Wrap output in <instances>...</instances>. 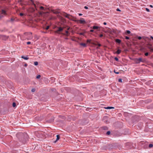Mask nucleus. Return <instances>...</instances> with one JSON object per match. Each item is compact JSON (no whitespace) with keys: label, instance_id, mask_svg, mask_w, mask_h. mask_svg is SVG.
<instances>
[{"label":"nucleus","instance_id":"f257e3e1","mask_svg":"<svg viewBox=\"0 0 153 153\" xmlns=\"http://www.w3.org/2000/svg\"><path fill=\"white\" fill-rule=\"evenodd\" d=\"M108 119V117L107 116H105L103 117L102 120L105 123H109Z\"/></svg>","mask_w":153,"mask_h":153},{"label":"nucleus","instance_id":"f03ea898","mask_svg":"<svg viewBox=\"0 0 153 153\" xmlns=\"http://www.w3.org/2000/svg\"><path fill=\"white\" fill-rule=\"evenodd\" d=\"M58 30L55 31V32L56 33H59V32H61L63 30L64 27H58Z\"/></svg>","mask_w":153,"mask_h":153},{"label":"nucleus","instance_id":"7ed1b4c3","mask_svg":"<svg viewBox=\"0 0 153 153\" xmlns=\"http://www.w3.org/2000/svg\"><path fill=\"white\" fill-rule=\"evenodd\" d=\"M79 22L81 24L85 23L86 22L84 19H81L79 20Z\"/></svg>","mask_w":153,"mask_h":153},{"label":"nucleus","instance_id":"20e7f679","mask_svg":"<svg viewBox=\"0 0 153 153\" xmlns=\"http://www.w3.org/2000/svg\"><path fill=\"white\" fill-rule=\"evenodd\" d=\"M26 35H28L29 36V39H32V33L30 32H29L26 33Z\"/></svg>","mask_w":153,"mask_h":153},{"label":"nucleus","instance_id":"39448f33","mask_svg":"<svg viewBox=\"0 0 153 153\" xmlns=\"http://www.w3.org/2000/svg\"><path fill=\"white\" fill-rule=\"evenodd\" d=\"M64 15V16H65L67 18H68V19H70V15H69L68 14H66L65 13H64V15Z\"/></svg>","mask_w":153,"mask_h":153},{"label":"nucleus","instance_id":"423d86ee","mask_svg":"<svg viewBox=\"0 0 153 153\" xmlns=\"http://www.w3.org/2000/svg\"><path fill=\"white\" fill-rule=\"evenodd\" d=\"M139 61V62H144V61H145V60H143L141 58H138Z\"/></svg>","mask_w":153,"mask_h":153},{"label":"nucleus","instance_id":"0eeeda50","mask_svg":"<svg viewBox=\"0 0 153 153\" xmlns=\"http://www.w3.org/2000/svg\"><path fill=\"white\" fill-rule=\"evenodd\" d=\"M104 108L105 109H111L114 108V107H105Z\"/></svg>","mask_w":153,"mask_h":153},{"label":"nucleus","instance_id":"6e6552de","mask_svg":"<svg viewBox=\"0 0 153 153\" xmlns=\"http://www.w3.org/2000/svg\"><path fill=\"white\" fill-rule=\"evenodd\" d=\"M121 50L119 49H118L117 51L115 53H116L117 54H119L120 53H121Z\"/></svg>","mask_w":153,"mask_h":153},{"label":"nucleus","instance_id":"1a4fd4ad","mask_svg":"<svg viewBox=\"0 0 153 153\" xmlns=\"http://www.w3.org/2000/svg\"><path fill=\"white\" fill-rule=\"evenodd\" d=\"M115 41L116 42L120 44L121 43V40L118 39H117L115 40Z\"/></svg>","mask_w":153,"mask_h":153},{"label":"nucleus","instance_id":"9d476101","mask_svg":"<svg viewBox=\"0 0 153 153\" xmlns=\"http://www.w3.org/2000/svg\"><path fill=\"white\" fill-rule=\"evenodd\" d=\"M22 58L24 59L25 60H27L29 59V58L27 56H22L21 57Z\"/></svg>","mask_w":153,"mask_h":153},{"label":"nucleus","instance_id":"9b49d317","mask_svg":"<svg viewBox=\"0 0 153 153\" xmlns=\"http://www.w3.org/2000/svg\"><path fill=\"white\" fill-rule=\"evenodd\" d=\"M53 13H56V14L59 13V11L58 10H53Z\"/></svg>","mask_w":153,"mask_h":153},{"label":"nucleus","instance_id":"f8f14e48","mask_svg":"<svg viewBox=\"0 0 153 153\" xmlns=\"http://www.w3.org/2000/svg\"><path fill=\"white\" fill-rule=\"evenodd\" d=\"M99 28V27L97 26H93L92 28L93 29H98Z\"/></svg>","mask_w":153,"mask_h":153},{"label":"nucleus","instance_id":"ddd939ff","mask_svg":"<svg viewBox=\"0 0 153 153\" xmlns=\"http://www.w3.org/2000/svg\"><path fill=\"white\" fill-rule=\"evenodd\" d=\"M135 62L137 64H138V63H140L138 59H135Z\"/></svg>","mask_w":153,"mask_h":153},{"label":"nucleus","instance_id":"4468645a","mask_svg":"<svg viewBox=\"0 0 153 153\" xmlns=\"http://www.w3.org/2000/svg\"><path fill=\"white\" fill-rule=\"evenodd\" d=\"M80 45H81L83 46L84 47H86V45L85 43H81L80 44Z\"/></svg>","mask_w":153,"mask_h":153},{"label":"nucleus","instance_id":"2eb2a0df","mask_svg":"<svg viewBox=\"0 0 153 153\" xmlns=\"http://www.w3.org/2000/svg\"><path fill=\"white\" fill-rule=\"evenodd\" d=\"M60 138V136L59 135H56V141L58 140Z\"/></svg>","mask_w":153,"mask_h":153},{"label":"nucleus","instance_id":"dca6fc26","mask_svg":"<svg viewBox=\"0 0 153 153\" xmlns=\"http://www.w3.org/2000/svg\"><path fill=\"white\" fill-rule=\"evenodd\" d=\"M2 13L4 14H6V11L4 10H2Z\"/></svg>","mask_w":153,"mask_h":153},{"label":"nucleus","instance_id":"f3484780","mask_svg":"<svg viewBox=\"0 0 153 153\" xmlns=\"http://www.w3.org/2000/svg\"><path fill=\"white\" fill-rule=\"evenodd\" d=\"M14 21V19L13 18H11L10 20H8V21L13 22Z\"/></svg>","mask_w":153,"mask_h":153},{"label":"nucleus","instance_id":"a211bd4d","mask_svg":"<svg viewBox=\"0 0 153 153\" xmlns=\"http://www.w3.org/2000/svg\"><path fill=\"white\" fill-rule=\"evenodd\" d=\"M153 145L152 144H150L149 145V147L150 148H152L153 147Z\"/></svg>","mask_w":153,"mask_h":153},{"label":"nucleus","instance_id":"6ab92c4d","mask_svg":"<svg viewBox=\"0 0 153 153\" xmlns=\"http://www.w3.org/2000/svg\"><path fill=\"white\" fill-rule=\"evenodd\" d=\"M38 62H34V65H38Z\"/></svg>","mask_w":153,"mask_h":153},{"label":"nucleus","instance_id":"aec40b11","mask_svg":"<svg viewBox=\"0 0 153 153\" xmlns=\"http://www.w3.org/2000/svg\"><path fill=\"white\" fill-rule=\"evenodd\" d=\"M31 2H32L31 4L33 5L35 7H36V5L35 4V3H34V1H33Z\"/></svg>","mask_w":153,"mask_h":153},{"label":"nucleus","instance_id":"412c9836","mask_svg":"<svg viewBox=\"0 0 153 153\" xmlns=\"http://www.w3.org/2000/svg\"><path fill=\"white\" fill-rule=\"evenodd\" d=\"M110 133H111L110 131H108L107 132L106 134L107 135H109L110 134Z\"/></svg>","mask_w":153,"mask_h":153},{"label":"nucleus","instance_id":"4be33fe9","mask_svg":"<svg viewBox=\"0 0 153 153\" xmlns=\"http://www.w3.org/2000/svg\"><path fill=\"white\" fill-rule=\"evenodd\" d=\"M114 59L117 61L118 62L119 61V59H118L117 57H115Z\"/></svg>","mask_w":153,"mask_h":153},{"label":"nucleus","instance_id":"5701e85b","mask_svg":"<svg viewBox=\"0 0 153 153\" xmlns=\"http://www.w3.org/2000/svg\"><path fill=\"white\" fill-rule=\"evenodd\" d=\"M40 77H41L40 75H39L37 76L36 78L38 79H39Z\"/></svg>","mask_w":153,"mask_h":153},{"label":"nucleus","instance_id":"b1692460","mask_svg":"<svg viewBox=\"0 0 153 153\" xmlns=\"http://www.w3.org/2000/svg\"><path fill=\"white\" fill-rule=\"evenodd\" d=\"M16 106V104L15 102H13V107H15Z\"/></svg>","mask_w":153,"mask_h":153},{"label":"nucleus","instance_id":"393cba45","mask_svg":"<svg viewBox=\"0 0 153 153\" xmlns=\"http://www.w3.org/2000/svg\"><path fill=\"white\" fill-rule=\"evenodd\" d=\"M126 33L127 34H130L131 33V32L130 30H127L126 31Z\"/></svg>","mask_w":153,"mask_h":153},{"label":"nucleus","instance_id":"a878e982","mask_svg":"<svg viewBox=\"0 0 153 153\" xmlns=\"http://www.w3.org/2000/svg\"><path fill=\"white\" fill-rule=\"evenodd\" d=\"M35 91V89L34 88L32 89L31 90V91L32 92H34Z\"/></svg>","mask_w":153,"mask_h":153},{"label":"nucleus","instance_id":"bb28decb","mask_svg":"<svg viewBox=\"0 0 153 153\" xmlns=\"http://www.w3.org/2000/svg\"><path fill=\"white\" fill-rule=\"evenodd\" d=\"M40 9H41V10H44V8L42 6H41L40 7Z\"/></svg>","mask_w":153,"mask_h":153},{"label":"nucleus","instance_id":"cd10ccee","mask_svg":"<svg viewBox=\"0 0 153 153\" xmlns=\"http://www.w3.org/2000/svg\"><path fill=\"white\" fill-rule=\"evenodd\" d=\"M118 81L119 82H122V79L120 78L118 79Z\"/></svg>","mask_w":153,"mask_h":153},{"label":"nucleus","instance_id":"c85d7f7f","mask_svg":"<svg viewBox=\"0 0 153 153\" xmlns=\"http://www.w3.org/2000/svg\"><path fill=\"white\" fill-rule=\"evenodd\" d=\"M65 33H66V35H67L68 36V31L67 30H66L65 31Z\"/></svg>","mask_w":153,"mask_h":153},{"label":"nucleus","instance_id":"c756f323","mask_svg":"<svg viewBox=\"0 0 153 153\" xmlns=\"http://www.w3.org/2000/svg\"><path fill=\"white\" fill-rule=\"evenodd\" d=\"M91 41V39H88L87 41V42L88 43H90Z\"/></svg>","mask_w":153,"mask_h":153},{"label":"nucleus","instance_id":"7c9ffc66","mask_svg":"<svg viewBox=\"0 0 153 153\" xmlns=\"http://www.w3.org/2000/svg\"><path fill=\"white\" fill-rule=\"evenodd\" d=\"M137 38L139 40H140L142 39V37L141 36H138L137 37Z\"/></svg>","mask_w":153,"mask_h":153},{"label":"nucleus","instance_id":"2f4dec72","mask_svg":"<svg viewBox=\"0 0 153 153\" xmlns=\"http://www.w3.org/2000/svg\"><path fill=\"white\" fill-rule=\"evenodd\" d=\"M49 26H48L46 27L45 29L46 30H48L49 29Z\"/></svg>","mask_w":153,"mask_h":153},{"label":"nucleus","instance_id":"473e14b6","mask_svg":"<svg viewBox=\"0 0 153 153\" xmlns=\"http://www.w3.org/2000/svg\"><path fill=\"white\" fill-rule=\"evenodd\" d=\"M146 11H147V12H149V9L148 8H146Z\"/></svg>","mask_w":153,"mask_h":153},{"label":"nucleus","instance_id":"72a5a7b5","mask_svg":"<svg viewBox=\"0 0 153 153\" xmlns=\"http://www.w3.org/2000/svg\"><path fill=\"white\" fill-rule=\"evenodd\" d=\"M149 55V53L148 52L146 53H145V55L146 56H147Z\"/></svg>","mask_w":153,"mask_h":153},{"label":"nucleus","instance_id":"f704fd0d","mask_svg":"<svg viewBox=\"0 0 153 153\" xmlns=\"http://www.w3.org/2000/svg\"><path fill=\"white\" fill-rule=\"evenodd\" d=\"M116 10L117 11H121L118 8Z\"/></svg>","mask_w":153,"mask_h":153},{"label":"nucleus","instance_id":"c9c22d12","mask_svg":"<svg viewBox=\"0 0 153 153\" xmlns=\"http://www.w3.org/2000/svg\"><path fill=\"white\" fill-rule=\"evenodd\" d=\"M24 15V14L23 13H20V15L21 16H23V15Z\"/></svg>","mask_w":153,"mask_h":153},{"label":"nucleus","instance_id":"e433bc0d","mask_svg":"<svg viewBox=\"0 0 153 153\" xmlns=\"http://www.w3.org/2000/svg\"><path fill=\"white\" fill-rule=\"evenodd\" d=\"M125 38L126 39H129V37L128 36H126Z\"/></svg>","mask_w":153,"mask_h":153},{"label":"nucleus","instance_id":"4c0bfd02","mask_svg":"<svg viewBox=\"0 0 153 153\" xmlns=\"http://www.w3.org/2000/svg\"><path fill=\"white\" fill-rule=\"evenodd\" d=\"M31 43V42H27V45L30 44Z\"/></svg>","mask_w":153,"mask_h":153},{"label":"nucleus","instance_id":"58836bf2","mask_svg":"<svg viewBox=\"0 0 153 153\" xmlns=\"http://www.w3.org/2000/svg\"><path fill=\"white\" fill-rule=\"evenodd\" d=\"M79 34L80 35H84V33H79Z\"/></svg>","mask_w":153,"mask_h":153},{"label":"nucleus","instance_id":"ea45409f","mask_svg":"<svg viewBox=\"0 0 153 153\" xmlns=\"http://www.w3.org/2000/svg\"><path fill=\"white\" fill-rule=\"evenodd\" d=\"M84 8H85V9H88V7L87 6H85L84 7Z\"/></svg>","mask_w":153,"mask_h":153},{"label":"nucleus","instance_id":"a19ab883","mask_svg":"<svg viewBox=\"0 0 153 153\" xmlns=\"http://www.w3.org/2000/svg\"><path fill=\"white\" fill-rule=\"evenodd\" d=\"M103 36V35L102 34H101L100 35V37H101L102 36Z\"/></svg>","mask_w":153,"mask_h":153},{"label":"nucleus","instance_id":"79ce46f5","mask_svg":"<svg viewBox=\"0 0 153 153\" xmlns=\"http://www.w3.org/2000/svg\"><path fill=\"white\" fill-rule=\"evenodd\" d=\"M19 1L22 2V0H19Z\"/></svg>","mask_w":153,"mask_h":153},{"label":"nucleus","instance_id":"37998d69","mask_svg":"<svg viewBox=\"0 0 153 153\" xmlns=\"http://www.w3.org/2000/svg\"><path fill=\"white\" fill-rule=\"evenodd\" d=\"M32 10L31 11L33 12V11H34V9H33L32 8Z\"/></svg>","mask_w":153,"mask_h":153},{"label":"nucleus","instance_id":"c03bdc74","mask_svg":"<svg viewBox=\"0 0 153 153\" xmlns=\"http://www.w3.org/2000/svg\"><path fill=\"white\" fill-rule=\"evenodd\" d=\"M94 31V30H90V31L91 32H93Z\"/></svg>","mask_w":153,"mask_h":153},{"label":"nucleus","instance_id":"a18cd8bd","mask_svg":"<svg viewBox=\"0 0 153 153\" xmlns=\"http://www.w3.org/2000/svg\"><path fill=\"white\" fill-rule=\"evenodd\" d=\"M106 24H107V23H106V22H104V23H103V24H104V25H106Z\"/></svg>","mask_w":153,"mask_h":153},{"label":"nucleus","instance_id":"49530a36","mask_svg":"<svg viewBox=\"0 0 153 153\" xmlns=\"http://www.w3.org/2000/svg\"><path fill=\"white\" fill-rule=\"evenodd\" d=\"M98 46L100 47V46H101V44H98Z\"/></svg>","mask_w":153,"mask_h":153},{"label":"nucleus","instance_id":"de8ad7c7","mask_svg":"<svg viewBox=\"0 0 153 153\" xmlns=\"http://www.w3.org/2000/svg\"><path fill=\"white\" fill-rule=\"evenodd\" d=\"M79 16H82V14H81V13H79Z\"/></svg>","mask_w":153,"mask_h":153},{"label":"nucleus","instance_id":"09e8293b","mask_svg":"<svg viewBox=\"0 0 153 153\" xmlns=\"http://www.w3.org/2000/svg\"><path fill=\"white\" fill-rule=\"evenodd\" d=\"M150 6L151 7H153V6L152 5H150Z\"/></svg>","mask_w":153,"mask_h":153},{"label":"nucleus","instance_id":"8fccbe9b","mask_svg":"<svg viewBox=\"0 0 153 153\" xmlns=\"http://www.w3.org/2000/svg\"><path fill=\"white\" fill-rule=\"evenodd\" d=\"M69 29H70V27H68V28H67V30H69Z\"/></svg>","mask_w":153,"mask_h":153},{"label":"nucleus","instance_id":"3c124183","mask_svg":"<svg viewBox=\"0 0 153 153\" xmlns=\"http://www.w3.org/2000/svg\"><path fill=\"white\" fill-rule=\"evenodd\" d=\"M151 38H152V39H153V36H151Z\"/></svg>","mask_w":153,"mask_h":153},{"label":"nucleus","instance_id":"603ef678","mask_svg":"<svg viewBox=\"0 0 153 153\" xmlns=\"http://www.w3.org/2000/svg\"><path fill=\"white\" fill-rule=\"evenodd\" d=\"M115 73H116V74H118L119 73V72H116Z\"/></svg>","mask_w":153,"mask_h":153},{"label":"nucleus","instance_id":"864d4df0","mask_svg":"<svg viewBox=\"0 0 153 153\" xmlns=\"http://www.w3.org/2000/svg\"><path fill=\"white\" fill-rule=\"evenodd\" d=\"M31 2H32L33 1V0H30Z\"/></svg>","mask_w":153,"mask_h":153},{"label":"nucleus","instance_id":"5fc2aeb1","mask_svg":"<svg viewBox=\"0 0 153 153\" xmlns=\"http://www.w3.org/2000/svg\"><path fill=\"white\" fill-rule=\"evenodd\" d=\"M27 64H26L25 65V66H27Z\"/></svg>","mask_w":153,"mask_h":153},{"label":"nucleus","instance_id":"6e6d98bb","mask_svg":"<svg viewBox=\"0 0 153 153\" xmlns=\"http://www.w3.org/2000/svg\"><path fill=\"white\" fill-rule=\"evenodd\" d=\"M1 18V16H0V18Z\"/></svg>","mask_w":153,"mask_h":153}]
</instances>
